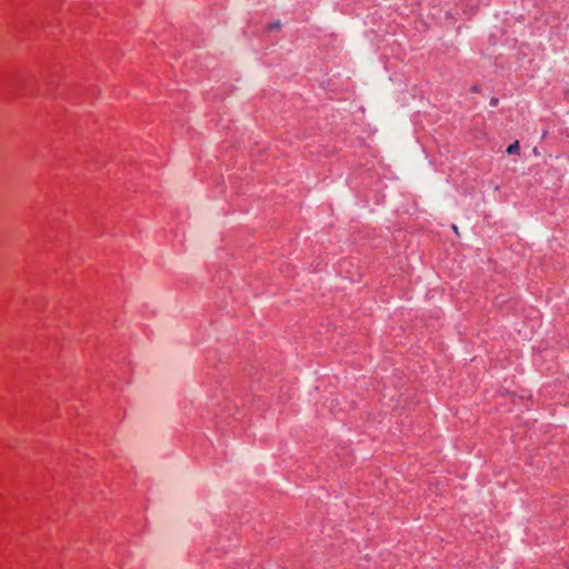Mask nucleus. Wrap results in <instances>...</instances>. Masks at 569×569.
Listing matches in <instances>:
<instances>
[{
	"mask_svg": "<svg viewBox=\"0 0 569 569\" xmlns=\"http://www.w3.org/2000/svg\"><path fill=\"white\" fill-rule=\"evenodd\" d=\"M268 30H276V29H279L280 28V21H276V22H272V23H269L268 24Z\"/></svg>",
	"mask_w": 569,
	"mask_h": 569,
	"instance_id": "f03ea898",
	"label": "nucleus"
},
{
	"mask_svg": "<svg viewBox=\"0 0 569 569\" xmlns=\"http://www.w3.org/2000/svg\"><path fill=\"white\" fill-rule=\"evenodd\" d=\"M490 104H491L492 107H496V106L498 104V99L492 98V99L490 100Z\"/></svg>",
	"mask_w": 569,
	"mask_h": 569,
	"instance_id": "7ed1b4c3",
	"label": "nucleus"
},
{
	"mask_svg": "<svg viewBox=\"0 0 569 569\" xmlns=\"http://www.w3.org/2000/svg\"><path fill=\"white\" fill-rule=\"evenodd\" d=\"M519 150H520L519 141H515L513 143H511V144L507 148V152H508L509 154H516V153H519Z\"/></svg>",
	"mask_w": 569,
	"mask_h": 569,
	"instance_id": "f257e3e1",
	"label": "nucleus"
}]
</instances>
